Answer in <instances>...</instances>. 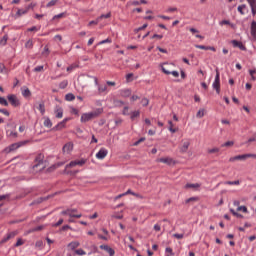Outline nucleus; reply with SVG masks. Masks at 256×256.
<instances>
[{"instance_id":"f257e3e1","label":"nucleus","mask_w":256,"mask_h":256,"mask_svg":"<svg viewBox=\"0 0 256 256\" xmlns=\"http://www.w3.org/2000/svg\"><path fill=\"white\" fill-rule=\"evenodd\" d=\"M101 113H103V109L98 108L92 112L89 113H84L81 116V123H87L89 121H92V119H97V117H99V115H101Z\"/></svg>"},{"instance_id":"f03ea898","label":"nucleus","mask_w":256,"mask_h":256,"mask_svg":"<svg viewBox=\"0 0 256 256\" xmlns=\"http://www.w3.org/2000/svg\"><path fill=\"white\" fill-rule=\"evenodd\" d=\"M212 87H213V89H215V91L218 95H219V93H221V78H220L218 68H216V76H215V80L212 84Z\"/></svg>"},{"instance_id":"7ed1b4c3","label":"nucleus","mask_w":256,"mask_h":256,"mask_svg":"<svg viewBox=\"0 0 256 256\" xmlns=\"http://www.w3.org/2000/svg\"><path fill=\"white\" fill-rule=\"evenodd\" d=\"M77 213V209H67L61 212L62 215H68L69 217H75L76 219H81L82 214H72Z\"/></svg>"},{"instance_id":"20e7f679","label":"nucleus","mask_w":256,"mask_h":256,"mask_svg":"<svg viewBox=\"0 0 256 256\" xmlns=\"http://www.w3.org/2000/svg\"><path fill=\"white\" fill-rule=\"evenodd\" d=\"M83 247L88 251V255H93V253L98 251L97 246L93 243L86 242Z\"/></svg>"},{"instance_id":"39448f33","label":"nucleus","mask_w":256,"mask_h":256,"mask_svg":"<svg viewBox=\"0 0 256 256\" xmlns=\"http://www.w3.org/2000/svg\"><path fill=\"white\" fill-rule=\"evenodd\" d=\"M88 77L90 79L94 80L95 85H97V87H98V93H107V86L106 85H104V86L99 85V79H97V77L91 76V75H88Z\"/></svg>"},{"instance_id":"423d86ee","label":"nucleus","mask_w":256,"mask_h":256,"mask_svg":"<svg viewBox=\"0 0 256 256\" xmlns=\"http://www.w3.org/2000/svg\"><path fill=\"white\" fill-rule=\"evenodd\" d=\"M85 163H87V160H85V159L71 161L69 164L66 165L65 169H69V167H76V165L83 167V165H85Z\"/></svg>"},{"instance_id":"0eeeda50","label":"nucleus","mask_w":256,"mask_h":256,"mask_svg":"<svg viewBox=\"0 0 256 256\" xmlns=\"http://www.w3.org/2000/svg\"><path fill=\"white\" fill-rule=\"evenodd\" d=\"M8 101L9 103H11L13 107H19V105H21V103L19 102V99H17V96L13 94L8 95Z\"/></svg>"},{"instance_id":"6e6552de","label":"nucleus","mask_w":256,"mask_h":256,"mask_svg":"<svg viewBox=\"0 0 256 256\" xmlns=\"http://www.w3.org/2000/svg\"><path fill=\"white\" fill-rule=\"evenodd\" d=\"M67 121H69V118H65L63 121L58 123L54 128L53 131H61V129H65V125H67Z\"/></svg>"},{"instance_id":"1a4fd4ad","label":"nucleus","mask_w":256,"mask_h":256,"mask_svg":"<svg viewBox=\"0 0 256 256\" xmlns=\"http://www.w3.org/2000/svg\"><path fill=\"white\" fill-rule=\"evenodd\" d=\"M109 151L105 148H101L99 152L96 154V159H105L108 155Z\"/></svg>"},{"instance_id":"9d476101","label":"nucleus","mask_w":256,"mask_h":256,"mask_svg":"<svg viewBox=\"0 0 256 256\" xmlns=\"http://www.w3.org/2000/svg\"><path fill=\"white\" fill-rule=\"evenodd\" d=\"M100 249H102L103 251H106V253H108L109 256L115 255V250L111 248V246L109 245H101Z\"/></svg>"},{"instance_id":"9b49d317","label":"nucleus","mask_w":256,"mask_h":256,"mask_svg":"<svg viewBox=\"0 0 256 256\" xmlns=\"http://www.w3.org/2000/svg\"><path fill=\"white\" fill-rule=\"evenodd\" d=\"M21 147L20 144L14 143L4 149V153H11V151H16V149H19Z\"/></svg>"},{"instance_id":"f8f14e48","label":"nucleus","mask_w":256,"mask_h":256,"mask_svg":"<svg viewBox=\"0 0 256 256\" xmlns=\"http://www.w3.org/2000/svg\"><path fill=\"white\" fill-rule=\"evenodd\" d=\"M56 119H63V108L56 106L54 109Z\"/></svg>"},{"instance_id":"ddd939ff","label":"nucleus","mask_w":256,"mask_h":256,"mask_svg":"<svg viewBox=\"0 0 256 256\" xmlns=\"http://www.w3.org/2000/svg\"><path fill=\"white\" fill-rule=\"evenodd\" d=\"M161 69H162L163 73H165V75H173V77H179L178 71L167 70V67H165V66H162Z\"/></svg>"},{"instance_id":"4468645a","label":"nucleus","mask_w":256,"mask_h":256,"mask_svg":"<svg viewBox=\"0 0 256 256\" xmlns=\"http://www.w3.org/2000/svg\"><path fill=\"white\" fill-rule=\"evenodd\" d=\"M16 236L17 232H10L1 240V243H7V241L14 239Z\"/></svg>"},{"instance_id":"2eb2a0df","label":"nucleus","mask_w":256,"mask_h":256,"mask_svg":"<svg viewBox=\"0 0 256 256\" xmlns=\"http://www.w3.org/2000/svg\"><path fill=\"white\" fill-rule=\"evenodd\" d=\"M245 159H247V154L231 157L229 161L230 163H233L234 161H245Z\"/></svg>"},{"instance_id":"dca6fc26","label":"nucleus","mask_w":256,"mask_h":256,"mask_svg":"<svg viewBox=\"0 0 256 256\" xmlns=\"http://www.w3.org/2000/svg\"><path fill=\"white\" fill-rule=\"evenodd\" d=\"M157 162L164 163L165 165H171L173 163V158L171 157L159 158Z\"/></svg>"},{"instance_id":"f3484780","label":"nucleus","mask_w":256,"mask_h":256,"mask_svg":"<svg viewBox=\"0 0 256 256\" xmlns=\"http://www.w3.org/2000/svg\"><path fill=\"white\" fill-rule=\"evenodd\" d=\"M43 159H44L43 154L37 155V157L35 158L36 164L34 165V169H37V167H39V165H43Z\"/></svg>"},{"instance_id":"a211bd4d","label":"nucleus","mask_w":256,"mask_h":256,"mask_svg":"<svg viewBox=\"0 0 256 256\" xmlns=\"http://www.w3.org/2000/svg\"><path fill=\"white\" fill-rule=\"evenodd\" d=\"M189 145H191V142H189V140L184 141L182 147L180 148L181 153H187Z\"/></svg>"},{"instance_id":"6ab92c4d","label":"nucleus","mask_w":256,"mask_h":256,"mask_svg":"<svg viewBox=\"0 0 256 256\" xmlns=\"http://www.w3.org/2000/svg\"><path fill=\"white\" fill-rule=\"evenodd\" d=\"M232 45L233 47H238V49H241V51H245V46L240 41L232 40Z\"/></svg>"},{"instance_id":"aec40b11","label":"nucleus","mask_w":256,"mask_h":256,"mask_svg":"<svg viewBox=\"0 0 256 256\" xmlns=\"http://www.w3.org/2000/svg\"><path fill=\"white\" fill-rule=\"evenodd\" d=\"M71 151H73V143L69 142V143L64 145L63 152L64 153H71Z\"/></svg>"},{"instance_id":"412c9836","label":"nucleus","mask_w":256,"mask_h":256,"mask_svg":"<svg viewBox=\"0 0 256 256\" xmlns=\"http://www.w3.org/2000/svg\"><path fill=\"white\" fill-rule=\"evenodd\" d=\"M253 15H256V0H247Z\"/></svg>"},{"instance_id":"4be33fe9","label":"nucleus","mask_w":256,"mask_h":256,"mask_svg":"<svg viewBox=\"0 0 256 256\" xmlns=\"http://www.w3.org/2000/svg\"><path fill=\"white\" fill-rule=\"evenodd\" d=\"M44 127H47L48 129H51L53 127V122H51V119H49V117H44Z\"/></svg>"},{"instance_id":"5701e85b","label":"nucleus","mask_w":256,"mask_h":256,"mask_svg":"<svg viewBox=\"0 0 256 256\" xmlns=\"http://www.w3.org/2000/svg\"><path fill=\"white\" fill-rule=\"evenodd\" d=\"M199 187H201V184L199 183H195V184L188 183L184 186V188L186 189H199Z\"/></svg>"},{"instance_id":"b1692460","label":"nucleus","mask_w":256,"mask_h":256,"mask_svg":"<svg viewBox=\"0 0 256 256\" xmlns=\"http://www.w3.org/2000/svg\"><path fill=\"white\" fill-rule=\"evenodd\" d=\"M121 97H131V90L130 89H124L120 91Z\"/></svg>"},{"instance_id":"393cba45","label":"nucleus","mask_w":256,"mask_h":256,"mask_svg":"<svg viewBox=\"0 0 256 256\" xmlns=\"http://www.w3.org/2000/svg\"><path fill=\"white\" fill-rule=\"evenodd\" d=\"M23 97H31V90L29 88L24 87L21 89Z\"/></svg>"},{"instance_id":"a878e982","label":"nucleus","mask_w":256,"mask_h":256,"mask_svg":"<svg viewBox=\"0 0 256 256\" xmlns=\"http://www.w3.org/2000/svg\"><path fill=\"white\" fill-rule=\"evenodd\" d=\"M27 13H29L27 8H25V9H18L16 15H18V17H21V15H27Z\"/></svg>"},{"instance_id":"bb28decb","label":"nucleus","mask_w":256,"mask_h":256,"mask_svg":"<svg viewBox=\"0 0 256 256\" xmlns=\"http://www.w3.org/2000/svg\"><path fill=\"white\" fill-rule=\"evenodd\" d=\"M79 242L78 241H74V242H70L69 244H68V247L70 248V249H77V247H79Z\"/></svg>"},{"instance_id":"cd10ccee","label":"nucleus","mask_w":256,"mask_h":256,"mask_svg":"<svg viewBox=\"0 0 256 256\" xmlns=\"http://www.w3.org/2000/svg\"><path fill=\"white\" fill-rule=\"evenodd\" d=\"M66 101H75V95L73 93H68L65 95Z\"/></svg>"},{"instance_id":"c85d7f7f","label":"nucleus","mask_w":256,"mask_h":256,"mask_svg":"<svg viewBox=\"0 0 256 256\" xmlns=\"http://www.w3.org/2000/svg\"><path fill=\"white\" fill-rule=\"evenodd\" d=\"M8 39H9V36L4 35V36L0 39V45H3V46L7 45Z\"/></svg>"},{"instance_id":"c756f323","label":"nucleus","mask_w":256,"mask_h":256,"mask_svg":"<svg viewBox=\"0 0 256 256\" xmlns=\"http://www.w3.org/2000/svg\"><path fill=\"white\" fill-rule=\"evenodd\" d=\"M196 117L198 119H202V117H205V109H200L197 114H196Z\"/></svg>"},{"instance_id":"7c9ffc66","label":"nucleus","mask_w":256,"mask_h":256,"mask_svg":"<svg viewBox=\"0 0 256 256\" xmlns=\"http://www.w3.org/2000/svg\"><path fill=\"white\" fill-rule=\"evenodd\" d=\"M67 14L65 12H62L60 14L55 15L52 20L55 21V19H63V17H66Z\"/></svg>"},{"instance_id":"2f4dec72","label":"nucleus","mask_w":256,"mask_h":256,"mask_svg":"<svg viewBox=\"0 0 256 256\" xmlns=\"http://www.w3.org/2000/svg\"><path fill=\"white\" fill-rule=\"evenodd\" d=\"M43 229H45V226L41 225V226H37L34 227L30 230V233H35V231H43Z\"/></svg>"},{"instance_id":"473e14b6","label":"nucleus","mask_w":256,"mask_h":256,"mask_svg":"<svg viewBox=\"0 0 256 256\" xmlns=\"http://www.w3.org/2000/svg\"><path fill=\"white\" fill-rule=\"evenodd\" d=\"M140 114H141V113L139 112V110L133 111V112L131 113L130 119H132V121H133V120H135V118L139 117Z\"/></svg>"},{"instance_id":"72a5a7b5","label":"nucleus","mask_w":256,"mask_h":256,"mask_svg":"<svg viewBox=\"0 0 256 256\" xmlns=\"http://www.w3.org/2000/svg\"><path fill=\"white\" fill-rule=\"evenodd\" d=\"M58 1L57 0H51L50 2H48L46 4V7L49 9L51 7H55V5H57Z\"/></svg>"},{"instance_id":"f704fd0d","label":"nucleus","mask_w":256,"mask_h":256,"mask_svg":"<svg viewBox=\"0 0 256 256\" xmlns=\"http://www.w3.org/2000/svg\"><path fill=\"white\" fill-rule=\"evenodd\" d=\"M67 85H69V81L64 80V81L60 82L59 88L60 89H66Z\"/></svg>"},{"instance_id":"c9c22d12","label":"nucleus","mask_w":256,"mask_h":256,"mask_svg":"<svg viewBox=\"0 0 256 256\" xmlns=\"http://www.w3.org/2000/svg\"><path fill=\"white\" fill-rule=\"evenodd\" d=\"M38 109H39L41 115H45V104L44 103H40L38 106Z\"/></svg>"},{"instance_id":"e433bc0d","label":"nucleus","mask_w":256,"mask_h":256,"mask_svg":"<svg viewBox=\"0 0 256 256\" xmlns=\"http://www.w3.org/2000/svg\"><path fill=\"white\" fill-rule=\"evenodd\" d=\"M225 185H241V182L239 180H235V181H226L224 182Z\"/></svg>"},{"instance_id":"4c0bfd02","label":"nucleus","mask_w":256,"mask_h":256,"mask_svg":"<svg viewBox=\"0 0 256 256\" xmlns=\"http://www.w3.org/2000/svg\"><path fill=\"white\" fill-rule=\"evenodd\" d=\"M0 105H4V107H8L9 102H7V99H5L4 97L0 96Z\"/></svg>"},{"instance_id":"58836bf2","label":"nucleus","mask_w":256,"mask_h":256,"mask_svg":"<svg viewBox=\"0 0 256 256\" xmlns=\"http://www.w3.org/2000/svg\"><path fill=\"white\" fill-rule=\"evenodd\" d=\"M43 201H47V198H38L37 200H35L34 202H32V205H39V203H43Z\"/></svg>"},{"instance_id":"ea45409f","label":"nucleus","mask_w":256,"mask_h":256,"mask_svg":"<svg viewBox=\"0 0 256 256\" xmlns=\"http://www.w3.org/2000/svg\"><path fill=\"white\" fill-rule=\"evenodd\" d=\"M243 9H247V5L243 4L238 6V12L241 13V15H245V12H243Z\"/></svg>"},{"instance_id":"a19ab883","label":"nucleus","mask_w":256,"mask_h":256,"mask_svg":"<svg viewBox=\"0 0 256 256\" xmlns=\"http://www.w3.org/2000/svg\"><path fill=\"white\" fill-rule=\"evenodd\" d=\"M234 145H235V142L227 141L226 143L222 144L221 147H233Z\"/></svg>"},{"instance_id":"79ce46f5","label":"nucleus","mask_w":256,"mask_h":256,"mask_svg":"<svg viewBox=\"0 0 256 256\" xmlns=\"http://www.w3.org/2000/svg\"><path fill=\"white\" fill-rule=\"evenodd\" d=\"M26 49H33V40H28L25 44Z\"/></svg>"},{"instance_id":"37998d69","label":"nucleus","mask_w":256,"mask_h":256,"mask_svg":"<svg viewBox=\"0 0 256 256\" xmlns=\"http://www.w3.org/2000/svg\"><path fill=\"white\" fill-rule=\"evenodd\" d=\"M230 212L232 213V215H234V217H238V219H243V215L235 212L233 209H230Z\"/></svg>"},{"instance_id":"c03bdc74","label":"nucleus","mask_w":256,"mask_h":256,"mask_svg":"<svg viewBox=\"0 0 256 256\" xmlns=\"http://www.w3.org/2000/svg\"><path fill=\"white\" fill-rule=\"evenodd\" d=\"M111 17V12H108L107 14H102L101 16L98 17V19H109Z\"/></svg>"},{"instance_id":"a18cd8bd","label":"nucleus","mask_w":256,"mask_h":256,"mask_svg":"<svg viewBox=\"0 0 256 256\" xmlns=\"http://www.w3.org/2000/svg\"><path fill=\"white\" fill-rule=\"evenodd\" d=\"M168 124L170 125L169 131L171 133H177V129L173 128V122L172 121H168Z\"/></svg>"},{"instance_id":"49530a36","label":"nucleus","mask_w":256,"mask_h":256,"mask_svg":"<svg viewBox=\"0 0 256 256\" xmlns=\"http://www.w3.org/2000/svg\"><path fill=\"white\" fill-rule=\"evenodd\" d=\"M37 249H43V240H38L35 244Z\"/></svg>"},{"instance_id":"de8ad7c7","label":"nucleus","mask_w":256,"mask_h":256,"mask_svg":"<svg viewBox=\"0 0 256 256\" xmlns=\"http://www.w3.org/2000/svg\"><path fill=\"white\" fill-rule=\"evenodd\" d=\"M100 21H101V18H98L96 20H92V21L89 22L88 26L91 27V25H98Z\"/></svg>"},{"instance_id":"09e8293b","label":"nucleus","mask_w":256,"mask_h":256,"mask_svg":"<svg viewBox=\"0 0 256 256\" xmlns=\"http://www.w3.org/2000/svg\"><path fill=\"white\" fill-rule=\"evenodd\" d=\"M196 49H203L204 51H209V46L205 45H195Z\"/></svg>"},{"instance_id":"8fccbe9b","label":"nucleus","mask_w":256,"mask_h":256,"mask_svg":"<svg viewBox=\"0 0 256 256\" xmlns=\"http://www.w3.org/2000/svg\"><path fill=\"white\" fill-rule=\"evenodd\" d=\"M237 211H242L243 213H248L247 206H238Z\"/></svg>"},{"instance_id":"3c124183","label":"nucleus","mask_w":256,"mask_h":256,"mask_svg":"<svg viewBox=\"0 0 256 256\" xmlns=\"http://www.w3.org/2000/svg\"><path fill=\"white\" fill-rule=\"evenodd\" d=\"M25 242L23 241V239L19 238L16 242V244L14 245V247H21V245H23Z\"/></svg>"},{"instance_id":"603ef678","label":"nucleus","mask_w":256,"mask_h":256,"mask_svg":"<svg viewBox=\"0 0 256 256\" xmlns=\"http://www.w3.org/2000/svg\"><path fill=\"white\" fill-rule=\"evenodd\" d=\"M76 255H87V252L83 249H78L75 251Z\"/></svg>"},{"instance_id":"864d4df0","label":"nucleus","mask_w":256,"mask_h":256,"mask_svg":"<svg viewBox=\"0 0 256 256\" xmlns=\"http://www.w3.org/2000/svg\"><path fill=\"white\" fill-rule=\"evenodd\" d=\"M141 104L143 105V107H147V105H149V99L143 98L141 100Z\"/></svg>"},{"instance_id":"5fc2aeb1","label":"nucleus","mask_w":256,"mask_h":256,"mask_svg":"<svg viewBox=\"0 0 256 256\" xmlns=\"http://www.w3.org/2000/svg\"><path fill=\"white\" fill-rule=\"evenodd\" d=\"M148 25L144 24L142 27L136 28L134 31L135 33H139V31H143V29H147Z\"/></svg>"},{"instance_id":"6e6d98bb","label":"nucleus","mask_w":256,"mask_h":256,"mask_svg":"<svg viewBox=\"0 0 256 256\" xmlns=\"http://www.w3.org/2000/svg\"><path fill=\"white\" fill-rule=\"evenodd\" d=\"M70 113H72V115H79V110L76 109V108L71 107L70 108Z\"/></svg>"},{"instance_id":"4d7b16f0","label":"nucleus","mask_w":256,"mask_h":256,"mask_svg":"<svg viewBox=\"0 0 256 256\" xmlns=\"http://www.w3.org/2000/svg\"><path fill=\"white\" fill-rule=\"evenodd\" d=\"M44 67L43 66H37L34 68V72L35 73H41V71H43Z\"/></svg>"},{"instance_id":"13d9d810","label":"nucleus","mask_w":256,"mask_h":256,"mask_svg":"<svg viewBox=\"0 0 256 256\" xmlns=\"http://www.w3.org/2000/svg\"><path fill=\"white\" fill-rule=\"evenodd\" d=\"M166 255L167 256H173V249L172 248H166Z\"/></svg>"},{"instance_id":"bf43d9fd","label":"nucleus","mask_w":256,"mask_h":256,"mask_svg":"<svg viewBox=\"0 0 256 256\" xmlns=\"http://www.w3.org/2000/svg\"><path fill=\"white\" fill-rule=\"evenodd\" d=\"M208 153H210V154L219 153V148L208 149Z\"/></svg>"},{"instance_id":"052dcab7","label":"nucleus","mask_w":256,"mask_h":256,"mask_svg":"<svg viewBox=\"0 0 256 256\" xmlns=\"http://www.w3.org/2000/svg\"><path fill=\"white\" fill-rule=\"evenodd\" d=\"M35 7H37L36 3H31L30 5L26 6L27 11H29V9H35Z\"/></svg>"},{"instance_id":"680f3d73","label":"nucleus","mask_w":256,"mask_h":256,"mask_svg":"<svg viewBox=\"0 0 256 256\" xmlns=\"http://www.w3.org/2000/svg\"><path fill=\"white\" fill-rule=\"evenodd\" d=\"M105 43H111V39L107 38L105 40H102L98 43V45H105Z\"/></svg>"},{"instance_id":"e2e57ef3","label":"nucleus","mask_w":256,"mask_h":256,"mask_svg":"<svg viewBox=\"0 0 256 256\" xmlns=\"http://www.w3.org/2000/svg\"><path fill=\"white\" fill-rule=\"evenodd\" d=\"M42 55H45L46 57H47V55H49V47H47V46L44 47Z\"/></svg>"},{"instance_id":"0e129e2a","label":"nucleus","mask_w":256,"mask_h":256,"mask_svg":"<svg viewBox=\"0 0 256 256\" xmlns=\"http://www.w3.org/2000/svg\"><path fill=\"white\" fill-rule=\"evenodd\" d=\"M59 225H63V219H60L57 223L53 224L52 227H59Z\"/></svg>"},{"instance_id":"69168bd1","label":"nucleus","mask_w":256,"mask_h":256,"mask_svg":"<svg viewBox=\"0 0 256 256\" xmlns=\"http://www.w3.org/2000/svg\"><path fill=\"white\" fill-rule=\"evenodd\" d=\"M249 158H252V159H256V154H246V159H249Z\"/></svg>"},{"instance_id":"338daca9","label":"nucleus","mask_w":256,"mask_h":256,"mask_svg":"<svg viewBox=\"0 0 256 256\" xmlns=\"http://www.w3.org/2000/svg\"><path fill=\"white\" fill-rule=\"evenodd\" d=\"M173 237H175V239H183L184 235L183 234H173Z\"/></svg>"},{"instance_id":"774afa93","label":"nucleus","mask_w":256,"mask_h":256,"mask_svg":"<svg viewBox=\"0 0 256 256\" xmlns=\"http://www.w3.org/2000/svg\"><path fill=\"white\" fill-rule=\"evenodd\" d=\"M193 201H197V197H191L186 200V203H191Z\"/></svg>"}]
</instances>
